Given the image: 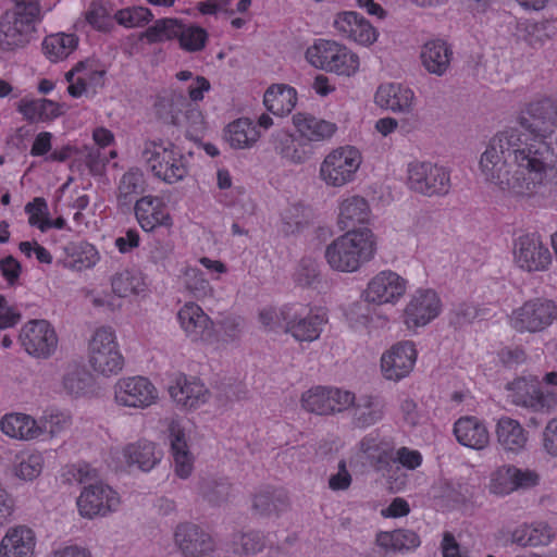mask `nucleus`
<instances>
[{
	"instance_id": "19",
	"label": "nucleus",
	"mask_w": 557,
	"mask_h": 557,
	"mask_svg": "<svg viewBox=\"0 0 557 557\" xmlns=\"http://www.w3.org/2000/svg\"><path fill=\"white\" fill-rule=\"evenodd\" d=\"M417 358L418 351L413 342H398L381 357L383 376L394 382L403 380L413 370Z\"/></svg>"
},
{
	"instance_id": "55",
	"label": "nucleus",
	"mask_w": 557,
	"mask_h": 557,
	"mask_svg": "<svg viewBox=\"0 0 557 557\" xmlns=\"http://www.w3.org/2000/svg\"><path fill=\"white\" fill-rule=\"evenodd\" d=\"M490 490L496 495H508L516 491L511 465L499 467L492 475Z\"/></svg>"
},
{
	"instance_id": "17",
	"label": "nucleus",
	"mask_w": 557,
	"mask_h": 557,
	"mask_svg": "<svg viewBox=\"0 0 557 557\" xmlns=\"http://www.w3.org/2000/svg\"><path fill=\"white\" fill-rule=\"evenodd\" d=\"M158 389L145 376L120 379L114 386V398L117 405L145 409L158 400Z\"/></svg>"
},
{
	"instance_id": "48",
	"label": "nucleus",
	"mask_w": 557,
	"mask_h": 557,
	"mask_svg": "<svg viewBox=\"0 0 557 557\" xmlns=\"http://www.w3.org/2000/svg\"><path fill=\"white\" fill-rule=\"evenodd\" d=\"M383 418V405L373 396H362L354 409V424L368 428Z\"/></svg>"
},
{
	"instance_id": "40",
	"label": "nucleus",
	"mask_w": 557,
	"mask_h": 557,
	"mask_svg": "<svg viewBox=\"0 0 557 557\" xmlns=\"http://www.w3.org/2000/svg\"><path fill=\"white\" fill-rule=\"evenodd\" d=\"M419 535L405 529L392 532L381 531L376 534L375 544L386 552H403L414 549L420 545Z\"/></svg>"
},
{
	"instance_id": "39",
	"label": "nucleus",
	"mask_w": 557,
	"mask_h": 557,
	"mask_svg": "<svg viewBox=\"0 0 557 557\" xmlns=\"http://www.w3.org/2000/svg\"><path fill=\"white\" fill-rule=\"evenodd\" d=\"M554 537L552 528L544 522L518 527L511 535L513 543L521 546H546Z\"/></svg>"
},
{
	"instance_id": "29",
	"label": "nucleus",
	"mask_w": 557,
	"mask_h": 557,
	"mask_svg": "<svg viewBox=\"0 0 557 557\" xmlns=\"http://www.w3.org/2000/svg\"><path fill=\"white\" fill-rule=\"evenodd\" d=\"M413 99L414 94L409 87L396 83L380 85L374 96L379 107L394 112L408 111L412 107Z\"/></svg>"
},
{
	"instance_id": "38",
	"label": "nucleus",
	"mask_w": 557,
	"mask_h": 557,
	"mask_svg": "<svg viewBox=\"0 0 557 557\" xmlns=\"http://www.w3.org/2000/svg\"><path fill=\"white\" fill-rule=\"evenodd\" d=\"M78 46L75 34L57 33L44 38L41 47L46 58L51 62H59L73 53Z\"/></svg>"
},
{
	"instance_id": "30",
	"label": "nucleus",
	"mask_w": 557,
	"mask_h": 557,
	"mask_svg": "<svg viewBox=\"0 0 557 557\" xmlns=\"http://www.w3.org/2000/svg\"><path fill=\"white\" fill-rule=\"evenodd\" d=\"M496 436L500 447L508 453H521L528 443V432L519 421L502 417L496 424Z\"/></svg>"
},
{
	"instance_id": "27",
	"label": "nucleus",
	"mask_w": 557,
	"mask_h": 557,
	"mask_svg": "<svg viewBox=\"0 0 557 557\" xmlns=\"http://www.w3.org/2000/svg\"><path fill=\"white\" fill-rule=\"evenodd\" d=\"M36 537L32 529L20 525L10 529L0 543V557H32Z\"/></svg>"
},
{
	"instance_id": "33",
	"label": "nucleus",
	"mask_w": 557,
	"mask_h": 557,
	"mask_svg": "<svg viewBox=\"0 0 557 557\" xmlns=\"http://www.w3.org/2000/svg\"><path fill=\"white\" fill-rule=\"evenodd\" d=\"M156 448L154 443L143 440L125 446L122 455L127 465H137L140 470L150 471L161 460V454Z\"/></svg>"
},
{
	"instance_id": "60",
	"label": "nucleus",
	"mask_w": 557,
	"mask_h": 557,
	"mask_svg": "<svg viewBox=\"0 0 557 557\" xmlns=\"http://www.w3.org/2000/svg\"><path fill=\"white\" fill-rule=\"evenodd\" d=\"M511 473L513 476V485L516 491L520 488H531L539 484L540 475L531 469H520L511 465Z\"/></svg>"
},
{
	"instance_id": "3",
	"label": "nucleus",
	"mask_w": 557,
	"mask_h": 557,
	"mask_svg": "<svg viewBox=\"0 0 557 557\" xmlns=\"http://www.w3.org/2000/svg\"><path fill=\"white\" fill-rule=\"evenodd\" d=\"M143 158L152 175L166 184L178 183L188 175V159L173 143L148 141Z\"/></svg>"
},
{
	"instance_id": "50",
	"label": "nucleus",
	"mask_w": 557,
	"mask_h": 557,
	"mask_svg": "<svg viewBox=\"0 0 557 557\" xmlns=\"http://www.w3.org/2000/svg\"><path fill=\"white\" fill-rule=\"evenodd\" d=\"M185 288L197 299H203L212 294V287L202 271L197 268H186L183 274Z\"/></svg>"
},
{
	"instance_id": "59",
	"label": "nucleus",
	"mask_w": 557,
	"mask_h": 557,
	"mask_svg": "<svg viewBox=\"0 0 557 557\" xmlns=\"http://www.w3.org/2000/svg\"><path fill=\"white\" fill-rule=\"evenodd\" d=\"M396 463H399L401 467L407 470H416L418 469L423 461L422 454L417 449H411L409 447L403 446L396 450L395 454Z\"/></svg>"
},
{
	"instance_id": "2",
	"label": "nucleus",
	"mask_w": 557,
	"mask_h": 557,
	"mask_svg": "<svg viewBox=\"0 0 557 557\" xmlns=\"http://www.w3.org/2000/svg\"><path fill=\"white\" fill-rule=\"evenodd\" d=\"M41 20L39 0H15L0 16V49L11 52L25 48L34 39Z\"/></svg>"
},
{
	"instance_id": "10",
	"label": "nucleus",
	"mask_w": 557,
	"mask_h": 557,
	"mask_svg": "<svg viewBox=\"0 0 557 557\" xmlns=\"http://www.w3.org/2000/svg\"><path fill=\"white\" fill-rule=\"evenodd\" d=\"M408 184L425 196L446 195L450 189V173L436 163L414 161L408 165Z\"/></svg>"
},
{
	"instance_id": "54",
	"label": "nucleus",
	"mask_w": 557,
	"mask_h": 557,
	"mask_svg": "<svg viewBox=\"0 0 557 557\" xmlns=\"http://www.w3.org/2000/svg\"><path fill=\"white\" fill-rule=\"evenodd\" d=\"M24 210L28 216V224L44 233V225L49 218L47 200L42 197H35L26 203Z\"/></svg>"
},
{
	"instance_id": "36",
	"label": "nucleus",
	"mask_w": 557,
	"mask_h": 557,
	"mask_svg": "<svg viewBox=\"0 0 557 557\" xmlns=\"http://www.w3.org/2000/svg\"><path fill=\"white\" fill-rule=\"evenodd\" d=\"M62 385L73 397L87 396L94 392L95 377L85 367L74 363L67 367Z\"/></svg>"
},
{
	"instance_id": "21",
	"label": "nucleus",
	"mask_w": 557,
	"mask_h": 557,
	"mask_svg": "<svg viewBox=\"0 0 557 557\" xmlns=\"http://www.w3.org/2000/svg\"><path fill=\"white\" fill-rule=\"evenodd\" d=\"M136 220L145 232L158 227H171L173 219L165 199L161 196L147 195L137 199L134 206Z\"/></svg>"
},
{
	"instance_id": "57",
	"label": "nucleus",
	"mask_w": 557,
	"mask_h": 557,
	"mask_svg": "<svg viewBox=\"0 0 557 557\" xmlns=\"http://www.w3.org/2000/svg\"><path fill=\"white\" fill-rule=\"evenodd\" d=\"M319 275L318 263L309 258H304L295 272V281L301 286H310Z\"/></svg>"
},
{
	"instance_id": "61",
	"label": "nucleus",
	"mask_w": 557,
	"mask_h": 557,
	"mask_svg": "<svg viewBox=\"0 0 557 557\" xmlns=\"http://www.w3.org/2000/svg\"><path fill=\"white\" fill-rule=\"evenodd\" d=\"M305 211L306 208L300 203L293 205L284 210L282 213V220L284 224L288 226L287 232L293 233L300 228V226L306 222Z\"/></svg>"
},
{
	"instance_id": "49",
	"label": "nucleus",
	"mask_w": 557,
	"mask_h": 557,
	"mask_svg": "<svg viewBox=\"0 0 557 557\" xmlns=\"http://www.w3.org/2000/svg\"><path fill=\"white\" fill-rule=\"evenodd\" d=\"M114 20L126 28L144 27L153 20V13L148 8L132 7L116 11Z\"/></svg>"
},
{
	"instance_id": "23",
	"label": "nucleus",
	"mask_w": 557,
	"mask_h": 557,
	"mask_svg": "<svg viewBox=\"0 0 557 557\" xmlns=\"http://www.w3.org/2000/svg\"><path fill=\"white\" fill-rule=\"evenodd\" d=\"M333 26L338 35L361 46L372 45L379 35L368 20L352 11L338 13Z\"/></svg>"
},
{
	"instance_id": "56",
	"label": "nucleus",
	"mask_w": 557,
	"mask_h": 557,
	"mask_svg": "<svg viewBox=\"0 0 557 557\" xmlns=\"http://www.w3.org/2000/svg\"><path fill=\"white\" fill-rule=\"evenodd\" d=\"M370 459L373 469L388 480H392L394 478L395 470H398V467L396 466V457L393 456L391 450H380Z\"/></svg>"
},
{
	"instance_id": "11",
	"label": "nucleus",
	"mask_w": 557,
	"mask_h": 557,
	"mask_svg": "<svg viewBox=\"0 0 557 557\" xmlns=\"http://www.w3.org/2000/svg\"><path fill=\"white\" fill-rule=\"evenodd\" d=\"M511 401L534 412H549L556 405V395L544 391L536 376H521L508 383Z\"/></svg>"
},
{
	"instance_id": "45",
	"label": "nucleus",
	"mask_w": 557,
	"mask_h": 557,
	"mask_svg": "<svg viewBox=\"0 0 557 557\" xmlns=\"http://www.w3.org/2000/svg\"><path fill=\"white\" fill-rule=\"evenodd\" d=\"M145 178L137 169H131L125 172L117 185V206L120 208L129 207L135 197L145 190Z\"/></svg>"
},
{
	"instance_id": "9",
	"label": "nucleus",
	"mask_w": 557,
	"mask_h": 557,
	"mask_svg": "<svg viewBox=\"0 0 557 557\" xmlns=\"http://www.w3.org/2000/svg\"><path fill=\"white\" fill-rule=\"evenodd\" d=\"M557 320V304L546 298H533L512 310L510 325L519 333H539Z\"/></svg>"
},
{
	"instance_id": "37",
	"label": "nucleus",
	"mask_w": 557,
	"mask_h": 557,
	"mask_svg": "<svg viewBox=\"0 0 557 557\" xmlns=\"http://www.w3.org/2000/svg\"><path fill=\"white\" fill-rule=\"evenodd\" d=\"M17 111L30 123L50 121L61 114L59 103L46 98L22 99Z\"/></svg>"
},
{
	"instance_id": "62",
	"label": "nucleus",
	"mask_w": 557,
	"mask_h": 557,
	"mask_svg": "<svg viewBox=\"0 0 557 557\" xmlns=\"http://www.w3.org/2000/svg\"><path fill=\"white\" fill-rule=\"evenodd\" d=\"M352 482L351 474L347 470L346 460L342 459L338 462V471L332 474L329 479V487L334 491H346L350 487Z\"/></svg>"
},
{
	"instance_id": "53",
	"label": "nucleus",
	"mask_w": 557,
	"mask_h": 557,
	"mask_svg": "<svg viewBox=\"0 0 557 557\" xmlns=\"http://www.w3.org/2000/svg\"><path fill=\"white\" fill-rule=\"evenodd\" d=\"M231 483L225 478L203 480L200 491L211 504H219L230 496Z\"/></svg>"
},
{
	"instance_id": "14",
	"label": "nucleus",
	"mask_w": 557,
	"mask_h": 557,
	"mask_svg": "<svg viewBox=\"0 0 557 557\" xmlns=\"http://www.w3.org/2000/svg\"><path fill=\"white\" fill-rule=\"evenodd\" d=\"M355 404V394L337 387L314 386L301 396L305 410L315 414L342 412Z\"/></svg>"
},
{
	"instance_id": "13",
	"label": "nucleus",
	"mask_w": 557,
	"mask_h": 557,
	"mask_svg": "<svg viewBox=\"0 0 557 557\" xmlns=\"http://www.w3.org/2000/svg\"><path fill=\"white\" fill-rule=\"evenodd\" d=\"M21 346L32 357L48 359L58 347V335L50 322L35 319L26 322L18 336Z\"/></svg>"
},
{
	"instance_id": "47",
	"label": "nucleus",
	"mask_w": 557,
	"mask_h": 557,
	"mask_svg": "<svg viewBox=\"0 0 557 557\" xmlns=\"http://www.w3.org/2000/svg\"><path fill=\"white\" fill-rule=\"evenodd\" d=\"M178 21L176 17L159 18L139 35V40L149 45L176 40Z\"/></svg>"
},
{
	"instance_id": "43",
	"label": "nucleus",
	"mask_w": 557,
	"mask_h": 557,
	"mask_svg": "<svg viewBox=\"0 0 557 557\" xmlns=\"http://www.w3.org/2000/svg\"><path fill=\"white\" fill-rule=\"evenodd\" d=\"M276 151L282 158L289 160L293 163H304L312 154V146L310 143L301 137L284 134L276 146Z\"/></svg>"
},
{
	"instance_id": "15",
	"label": "nucleus",
	"mask_w": 557,
	"mask_h": 557,
	"mask_svg": "<svg viewBox=\"0 0 557 557\" xmlns=\"http://www.w3.org/2000/svg\"><path fill=\"white\" fill-rule=\"evenodd\" d=\"M442 311V300L431 288H418L407 302L403 320L408 330L425 326Z\"/></svg>"
},
{
	"instance_id": "28",
	"label": "nucleus",
	"mask_w": 557,
	"mask_h": 557,
	"mask_svg": "<svg viewBox=\"0 0 557 557\" xmlns=\"http://www.w3.org/2000/svg\"><path fill=\"white\" fill-rule=\"evenodd\" d=\"M1 431L16 440L30 441L44 434L45 428L29 414L11 412L2 417L0 421Z\"/></svg>"
},
{
	"instance_id": "20",
	"label": "nucleus",
	"mask_w": 557,
	"mask_h": 557,
	"mask_svg": "<svg viewBox=\"0 0 557 557\" xmlns=\"http://www.w3.org/2000/svg\"><path fill=\"white\" fill-rule=\"evenodd\" d=\"M169 394L177 408L197 409L209 399L210 392L205 383L196 377L180 373L169 386Z\"/></svg>"
},
{
	"instance_id": "24",
	"label": "nucleus",
	"mask_w": 557,
	"mask_h": 557,
	"mask_svg": "<svg viewBox=\"0 0 557 557\" xmlns=\"http://www.w3.org/2000/svg\"><path fill=\"white\" fill-rule=\"evenodd\" d=\"M174 540L186 557H201L214 549V541L211 535L194 523L178 524Z\"/></svg>"
},
{
	"instance_id": "25",
	"label": "nucleus",
	"mask_w": 557,
	"mask_h": 557,
	"mask_svg": "<svg viewBox=\"0 0 557 557\" xmlns=\"http://www.w3.org/2000/svg\"><path fill=\"white\" fill-rule=\"evenodd\" d=\"M168 431L175 474L187 479L194 470L195 457L189 449L185 430L178 420H172Z\"/></svg>"
},
{
	"instance_id": "64",
	"label": "nucleus",
	"mask_w": 557,
	"mask_h": 557,
	"mask_svg": "<svg viewBox=\"0 0 557 557\" xmlns=\"http://www.w3.org/2000/svg\"><path fill=\"white\" fill-rule=\"evenodd\" d=\"M219 325L226 341H235L239 337L244 327V318L227 315L219 322Z\"/></svg>"
},
{
	"instance_id": "22",
	"label": "nucleus",
	"mask_w": 557,
	"mask_h": 557,
	"mask_svg": "<svg viewBox=\"0 0 557 557\" xmlns=\"http://www.w3.org/2000/svg\"><path fill=\"white\" fill-rule=\"evenodd\" d=\"M177 321L191 342H209L213 336V321L199 305L193 301L180 308Z\"/></svg>"
},
{
	"instance_id": "34",
	"label": "nucleus",
	"mask_w": 557,
	"mask_h": 557,
	"mask_svg": "<svg viewBox=\"0 0 557 557\" xmlns=\"http://www.w3.org/2000/svg\"><path fill=\"white\" fill-rule=\"evenodd\" d=\"M451 50L444 40L428 41L421 51V60L424 67L433 74L442 75L449 66Z\"/></svg>"
},
{
	"instance_id": "16",
	"label": "nucleus",
	"mask_w": 557,
	"mask_h": 557,
	"mask_svg": "<svg viewBox=\"0 0 557 557\" xmlns=\"http://www.w3.org/2000/svg\"><path fill=\"white\" fill-rule=\"evenodd\" d=\"M408 282L392 270L375 274L362 293L366 302L373 305H396L407 290Z\"/></svg>"
},
{
	"instance_id": "46",
	"label": "nucleus",
	"mask_w": 557,
	"mask_h": 557,
	"mask_svg": "<svg viewBox=\"0 0 557 557\" xmlns=\"http://www.w3.org/2000/svg\"><path fill=\"white\" fill-rule=\"evenodd\" d=\"M208 32L196 25L187 24L182 20L178 21V30L176 35V41L182 50L186 52H198L201 51L208 41Z\"/></svg>"
},
{
	"instance_id": "7",
	"label": "nucleus",
	"mask_w": 557,
	"mask_h": 557,
	"mask_svg": "<svg viewBox=\"0 0 557 557\" xmlns=\"http://www.w3.org/2000/svg\"><path fill=\"white\" fill-rule=\"evenodd\" d=\"M89 363L96 372L104 376L122 371L124 357L112 327L101 326L94 333L89 342Z\"/></svg>"
},
{
	"instance_id": "32",
	"label": "nucleus",
	"mask_w": 557,
	"mask_h": 557,
	"mask_svg": "<svg viewBox=\"0 0 557 557\" xmlns=\"http://www.w3.org/2000/svg\"><path fill=\"white\" fill-rule=\"evenodd\" d=\"M370 218L368 201L360 196H350L339 206L338 226L341 230L351 231L357 224H364Z\"/></svg>"
},
{
	"instance_id": "12",
	"label": "nucleus",
	"mask_w": 557,
	"mask_h": 557,
	"mask_svg": "<svg viewBox=\"0 0 557 557\" xmlns=\"http://www.w3.org/2000/svg\"><path fill=\"white\" fill-rule=\"evenodd\" d=\"M513 261L522 271L545 272L553 263V256L537 233L520 235L513 244Z\"/></svg>"
},
{
	"instance_id": "26",
	"label": "nucleus",
	"mask_w": 557,
	"mask_h": 557,
	"mask_svg": "<svg viewBox=\"0 0 557 557\" xmlns=\"http://www.w3.org/2000/svg\"><path fill=\"white\" fill-rule=\"evenodd\" d=\"M454 434L459 444L476 450L485 448L490 443L485 423L473 416L459 418L454 424Z\"/></svg>"
},
{
	"instance_id": "52",
	"label": "nucleus",
	"mask_w": 557,
	"mask_h": 557,
	"mask_svg": "<svg viewBox=\"0 0 557 557\" xmlns=\"http://www.w3.org/2000/svg\"><path fill=\"white\" fill-rule=\"evenodd\" d=\"M44 456L39 451L25 453L18 456L15 473L20 479L34 480L42 471Z\"/></svg>"
},
{
	"instance_id": "1",
	"label": "nucleus",
	"mask_w": 557,
	"mask_h": 557,
	"mask_svg": "<svg viewBox=\"0 0 557 557\" xmlns=\"http://www.w3.org/2000/svg\"><path fill=\"white\" fill-rule=\"evenodd\" d=\"M375 253V235L364 227L346 231L334 239L325 249V259L333 270L352 273L370 262Z\"/></svg>"
},
{
	"instance_id": "8",
	"label": "nucleus",
	"mask_w": 557,
	"mask_h": 557,
	"mask_svg": "<svg viewBox=\"0 0 557 557\" xmlns=\"http://www.w3.org/2000/svg\"><path fill=\"white\" fill-rule=\"evenodd\" d=\"M362 162L360 151L352 146L332 150L320 164V178L332 187H342L354 181Z\"/></svg>"
},
{
	"instance_id": "51",
	"label": "nucleus",
	"mask_w": 557,
	"mask_h": 557,
	"mask_svg": "<svg viewBox=\"0 0 557 557\" xmlns=\"http://www.w3.org/2000/svg\"><path fill=\"white\" fill-rule=\"evenodd\" d=\"M113 18L110 10L99 1H92L85 13L86 22L96 30L104 33L112 29Z\"/></svg>"
},
{
	"instance_id": "44",
	"label": "nucleus",
	"mask_w": 557,
	"mask_h": 557,
	"mask_svg": "<svg viewBox=\"0 0 557 557\" xmlns=\"http://www.w3.org/2000/svg\"><path fill=\"white\" fill-rule=\"evenodd\" d=\"M112 292L119 297L139 296L147 290V284L141 273L124 270L111 280Z\"/></svg>"
},
{
	"instance_id": "58",
	"label": "nucleus",
	"mask_w": 557,
	"mask_h": 557,
	"mask_svg": "<svg viewBox=\"0 0 557 557\" xmlns=\"http://www.w3.org/2000/svg\"><path fill=\"white\" fill-rule=\"evenodd\" d=\"M0 273L9 286H15L22 274V265L13 256L0 259Z\"/></svg>"
},
{
	"instance_id": "42",
	"label": "nucleus",
	"mask_w": 557,
	"mask_h": 557,
	"mask_svg": "<svg viewBox=\"0 0 557 557\" xmlns=\"http://www.w3.org/2000/svg\"><path fill=\"white\" fill-rule=\"evenodd\" d=\"M288 505L287 493L283 488H265L253 496L252 508L260 516H269L272 512L282 511Z\"/></svg>"
},
{
	"instance_id": "18",
	"label": "nucleus",
	"mask_w": 557,
	"mask_h": 557,
	"mask_svg": "<svg viewBox=\"0 0 557 557\" xmlns=\"http://www.w3.org/2000/svg\"><path fill=\"white\" fill-rule=\"evenodd\" d=\"M120 505V496L112 487L103 483L85 486L77 498L81 516L94 518L115 511Z\"/></svg>"
},
{
	"instance_id": "41",
	"label": "nucleus",
	"mask_w": 557,
	"mask_h": 557,
	"mask_svg": "<svg viewBox=\"0 0 557 557\" xmlns=\"http://www.w3.org/2000/svg\"><path fill=\"white\" fill-rule=\"evenodd\" d=\"M259 137L258 126L246 117L230 123L226 128V139L231 147L235 149L250 148L258 141Z\"/></svg>"
},
{
	"instance_id": "6",
	"label": "nucleus",
	"mask_w": 557,
	"mask_h": 557,
	"mask_svg": "<svg viewBox=\"0 0 557 557\" xmlns=\"http://www.w3.org/2000/svg\"><path fill=\"white\" fill-rule=\"evenodd\" d=\"M156 113L164 123L176 126H187L200 131L203 125V114L198 104L187 100L183 91H165L157 98Z\"/></svg>"
},
{
	"instance_id": "5",
	"label": "nucleus",
	"mask_w": 557,
	"mask_h": 557,
	"mask_svg": "<svg viewBox=\"0 0 557 557\" xmlns=\"http://www.w3.org/2000/svg\"><path fill=\"white\" fill-rule=\"evenodd\" d=\"M284 320V330L298 342L317 341L329 322L326 310L322 308H308L300 304L281 307Z\"/></svg>"
},
{
	"instance_id": "63",
	"label": "nucleus",
	"mask_w": 557,
	"mask_h": 557,
	"mask_svg": "<svg viewBox=\"0 0 557 557\" xmlns=\"http://www.w3.org/2000/svg\"><path fill=\"white\" fill-rule=\"evenodd\" d=\"M71 425V414L66 411H51L46 417L45 428H49L51 435H58Z\"/></svg>"
},
{
	"instance_id": "31",
	"label": "nucleus",
	"mask_w": 557,
	"mask_h": 557,
	"mask_svg": "<svg viewBox=\"0 0 557 557\" xmlns=\"http://www.w3.org/2000/svg\"><path fill=\"white\" fill-rule=\"evenodd\" d=\"M263 103L274 115H287L297 103V91L294 87L285 84L272 85L264 92Z\"/></svg>"
},
{
	"instance_id": "4",
	"label": "nucleus",
	"mask_w": 557,
	"mask_h": 557,
	"mask_svg": "<svg viewBox=\"0 0 557 557\" xmlns=\"http://www.w3.org/2000/svg\"><path fill=\"white\" fill-rule=\"evenodd\" d=\"M306 59L317 69L350 77L360 66L359 57L334 40L318 39L306 51Z\"/></svg>"
},
{
	"instance_id": "35",
	"label": "nucleus",
	"mask_w": 557,
	"mask_h": 557,
	"mask_svg": "<svg viewBox=\"0 0 557 557\" xmlns=\"http://www.w3.org/2000/svg\"><path fill=\"white\" fill-rule=\"evenodd\" d=\"M293 121L301 137L308 141L330 138L336 131L334 123L305 113H297L294 115Z\"/></svg>"
}]
</instances>
